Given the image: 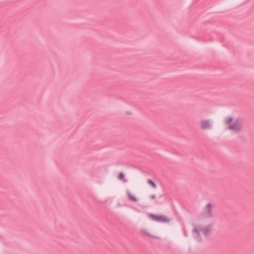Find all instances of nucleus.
<instances>
[{
  "label": "nucleus",
  "mask_w": 254,
  "mask_h": 254,
  "mask_svg": "<svg viewBox=\"0 0 254 254\" xmlns=\"http://www.w3.org/2000/svg\"><path fill=\"white\" fill-rule=\"evenodd\" d=\"M127 194L128 197V198L133 202H136L138 201V199L137 197L133 193L131 192L130 191H127Z\"/></svg>",
  "instance_id": "6"
},
{
  "label": "nucleus",
  "mask_w": 254,
  "mask_h": 254,
  "mask_svg": "<svg viewBox=\"0 0 254 254\" xmlns=\"http://www.w3.org/2000/svg\"><path fill=\"white\" fill-rule=\"evenodd\" d=\"M118 178L119 179L124 180V181H125V180H124V175L123 173L120 174Z\"/></svg>",
  "instance_id": "8"
},
{
  "label": "nucleus",
  "mask_w": 254,
  "mask_h": 254,
  "mask_svg": "<svg viewBox=\"0 0 254 254\" xmlns=\"http://www.w3.org/2000/svg\"><path fill=\"white\" fill-rule=\"evenodd\" d=\"M227 126V129L233 133H238L243 129V120L241 118L236 117H228L224 121Z\"/></svg>",
  "instance_id": "1"
},
{
  "label": "nucleus",
  "mask_w": 254,
  "mask_h": 254,
  "mask_svg": "<svg viewBox=\"0 0 254 254\" xmlns=\"http://www.w3.org/2000/svg\"><path fill=\"white\" fill-rule=\"evenodd\" d=\"M156 195L155 194H151L149 195V198L152 199L156 198Z\"/></svg>",
  "instance_id": "9"
},
{
  "label": "nucleus",
  "mask_w": 254,
  "mask_h": 254,
  "mask_svg": "<svg viewBox=\"0 0 254 254\" xmlns=\"http://www.w3.org/2000/svg\"><path fill=\"white\" fill-rule=\"evenodd\" d=\"M199 125L202 130L210 129L212 127L211 122L209 120H202L200 122Z\"/></svg>",
  "instance_id": "5"
},
{
  "label": "nucleus",
  "mask_w": 254,
  "mask_h": 254,
  "mask_svg": "<svg viewBox=\"0 0 254 254\" xmlns=\"http://www.w3.org/2000/svg\"><path fill=\"white\" fill-rule=\"evenodd\" d=\"M148 217L153 220L161 222H168L170 219L168 217L164 215H157L153 214H148Z\"/></svg>",
  "instance_id": "4"
},
{
  "label": "nucleus",
  "mask_w": 254,
  "mask_h": 254,
  "mask_svg": "<svg viewBox=\"0 0 254 254\" xmlns=\"http://www.w3.org/2000/svg\"><path fill=\"white\" fill-rule=\"evenodd\" d=\"M212 204L210 203H207L203 209L201 216L204 218L211 217L212 216Z\"/></svg>",
  "instance_id": "3"
},
{
  "label": "nucleus",
  "mask_w": 254,
  "mask_h": 254,
  "mask_svg": "<svg viewBox=\"0 0 254 254\" xmlns=\"http://www.w3.org/2000/svg\"><path fill=\"white\" fill-rule=\"evenodd\" d=\"M211 228L210 225H205L202 224L196 225L192 230L193 236L199 238L201 235H207L211 232Z\"/></svg>",
  "instance_id": "2"
},
{
  "label": "nucleus",
  "mask_w": 254,
  "mask_h": 254,
  "mask_svg": "<svg viewBox=\"0 0 254 254\" xmlns=\"http://www.w3.org/2000/svg\"><path fill=\"white\" fill-rule=\"evenodd\" d=\"M148 184L150 185L154 189L156 188V184L152 180H148Z\"/></svg>",
  "instance_id": "7"
}]
</instances>
